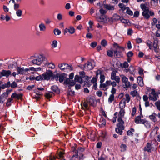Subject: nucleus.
<instances>
[{"mask_svg": "<svg viewBox=\"0 0 160 160\" xmlns=\"http://www.w3.org/2000/svg\"><path fill=\"white\" fill-rule=\"evenodd\" d=\"M140 7L143 10L142 14L145 19L148 20L149 19L151 16L152 17L155 14L153 11L149 10V8L145 4H141Z\"/></svg>", "mask_w": 160, "mask_h": 160, "instance_id": "1", "label": "nucleus"}, {"mask_svg": "<svg viewBox=\"0 0 160 160\" xmlns=\"http://www.w3.org/2000/svg\"><path fill=\"white\" fill-rule=\"evenodd\" d=\"M46 59V58L43 54H40L36 56L35 58L32 60V62L33 64L40 65Z\"/></svg>", "mask_w": 160, "mask_h": 160, "instance_id": "2", "label": "nucleus"}, {"mask_svg": "<svg viewBox=\"0 0 160 160\" xmlns=\"http://www.w3.org/2000/svg\"><path fill=\"white\" fill-rule=\"evenodd\" d=\"M72 151L78 157V159L81 160L82 159L83 157L82 152L84 151V149L83 148L79 147L76 149L75 147H72Z\"/></svg>", "mask_w": 160, "mask_h": 160, "instance_id": "3", "label": "nucleus"}, {"mask_svg": "<svg viewBox=\"0 0 160 160\" xmlns=\"http://www.w3.org/2000/svg\"><path fill=\"white\" fill-rule=\"evenodd\" d=\"M12 91V89L7 90L0 96V103H4L8 97V95Z\"/></svg>", "mask_w": 160, "mask_h": 160, "instance_id": "4", "label": "nucleus"}, {"mask_svg": "<svg viewBox=\"0 0 160 160\" xmlns=\"http://www.w3.org/2000/svg\"><path fill=\"white\" fill-rule=\"evenodd\" d=\"M111 19L112 18H108L106 15H102L99 18H97V21L98 22L105 24L110 22Z\"/></svg>", "mask_w": 160, "mask_h": 160, "instance_id": "5", "label": "nucleus"}, {"mask_svg": "<svg viewBox=\"0 0 160 160\" xmlns=\"http://www.w3.org/2000/svg\"><path fill=\"white\" fill-rule=\"evenodd\" d=\"M135 122L136 123H142L144 124L146 127H149L150 126L148 122L144 119H142L141 117L138 116L136 117L135 120Z\"/></svg>", "mask_w": 160, "mask_h": 160, "instance_id": "6", "label": "nucleus"}, {"mask_svg": "<svg viewBox=\"0 0 160 160\" xmlns=\"http://www.w3.org/2000/svg\"><path fill=\"white\" fill-rule=\"evenodd\" d=\"M95 65L93 62H87L84 65L83 69L86 71L92 70L95 67Z\"/></svg>", "mask_w": 160, "mask_h": 160, "instance_id": "7", "label": "nucleus"}, {"mask_svg": "<svg viewBox=\"0 0 160 160\" xmlns=\"http://www.w3.org/2000/svg\"><path fill=\"white\" fill-rule=\"evenodd\" d=\"M42 77L43 80H48L50 78L54 77L52 72L50 70L47 71L45 73L42 74Z\"/></svg>", "mask_w": 160, "mask_h": 160, "instance_id": "8", "label": "nucleus"}, {"mask_svg": "<svg viewBox=\"0 0 160 160\" xmlns=\"http://www.w3.org/2000/svg\"><path fill=\"white\" fill-rule=\"evenodd\" d=\"M80 76L79 77L78 75H76L75 77L74 80L76 82H78L80 83H82L83 82L82 78H84V77H86L88 78L87 76H85V72H79Z\"/></svg>", "mask_w": 160, "mask_h": 160, "instance_id": "9", "label": "nucleus"}, {"mask_svg": "<svg viewBox=\"0 0 160 160\" xmlns=\"http://www.w3.org/2000/svg\"><path fill=\"white\" fill-rule=\"evenodd\" d=\"M20 4H16L14 7V9L16 11V14L18 17H22L23 13L22 10L20 9Z\"/></svg>", "mask_w": 160, "mask_h": 160, "instance_id": "10", "label": "nucleus"}, {"mask_svg": "<svg viewBox=\"0 0 160 160\" xmlns=\"http://www.w3.org/2000/svg\"><path fill=\"white\" fill-rule=\"evenodd\" d=\"M158 97V94L156 92L154 89H152L151 92L149 96V98L150 100L155 101L157 100Z\"/></svg>", "mask_w": 160, "mask_h": 160, "instance_id": "11", "label": "nucleus"}, {"mask_svg": "<svg viewBox=\"0 0 160 160\" xmlns=\"http://www.w3.org/2000/svg\"><path fill=\"white\" fill-rule=\"evenodd\" d=\"M122 78V82L124 83V85L126 88H129L131 86L130 82L128 80V78L124 75H120Z\"/></svg>", "mask_w": 160, "mask_h": 160, "instance_id": "12", "label": "nucleus"}, {"mask_svg": "<svg viewBox=\"0 0 160 160\" xmlns=\"http://www.w3.org/2000/svg\"><path fill=\"white\" fill-rule=\"evenodd\" d=\"M103 71L100 70H98L96 72V77L98 76L99 74L100 75V82L101 83H102L105 81V76L102 74Z\"/></svg>", "mask_w": 160, "mask_h": 160, "instance_id": "13", "label": "nucleus"}, {"mask_svg": "<svg viewBox=\"0 0 160 160\" xmlns=\"http://www.w3.org/2000/svg\"><path fill=\"white\" fill-rule=\"evenodd\" d=\"M110 86V80H107L105 83H101L100 87L102 88V90L106 91L108 89Z\"/></svg>", "mask_w": 160, "mask_h": 160, "instance_id": "14", "label": "nucleus"}, {"mask_svg": "<svg viewBox=\"0 0 160 160\" xmlns=\"http://www.w3.org/2000/svg\"><path fill=\"white\" fill-rule=\"evenodd\" d=\"M154 40L153 44V50L156 52L158 53L160 50L159 46L158 45V41L156 39H154Z\"/></svg>", "mask_w": 160, "mask_h": 160, "instance_id": "15", "label": "nucleus"}, {"mask_svg": "<svg viewBox=\"0 0 160 160\" xmlns=\"http://www.w3.org/2000/svg\"><path fill=\"white\" fill-rule=\"evenodd\" d=\"M111 79L112 80H114L118 83L120 82V78L118 76H116V72L115 71L112 72L111 75Z\"/></svg>", "mask_w": 160, "mask_h": 160, "instance_id": "16", "label": "nucleus"}, {"mask_svg": "<svg viewBox=\"0 0 160 160\" xmlns=\"http://www.w3.org/2000/svg\"><path fill=\"white\" fill-rule=\"evenodd\" d=\"M67 75L64 73L62 74H57L56 75V77L59 78V81L60 82H63L67 78Z\"/></svg>", "mask_w": 160, "mask_h": 160, "instance_id": "17", "label": "nucleus"}, {"mask_svg": "<svg viewBox=\"0 0 160 160\" xmlns=\"http://www.w3.org/2000/svg\"><path fill=\"white\" fill-rule=\"evenodd\" d=\"M17 73L18 74H24L26 73L28 71L27 68L24 69L23 68L18 67L17 68Z\"/></svg>", "mask_w": 160, "mask_h": 160, "instance_id": "18", "label": "nucleus"}, {"mask_svg": "<svg viewBox=\"0 0 160 160\" xmlns=\"http://www.w3.org/2000/svg\"><path fill=\"white\" fill-rule=\"evenodd\" d=\"M23 94L22 93H19L17 94L16 92L13 93L11 95L12 98L14 99H17V100L21 99Z\"/></svg>", "mask_w": 160, "mask_h": 160, "instance_id": "19", "label": "nucleus"}, {"mask_svg": "<svg viewBox=\"0 0 160 160\" xmlns=\"http://www.w3.org/2000/svg\"><path fill=\"white\" fill-rule=\"evenodd\" d=\"M81 106H82V109L84 110H88L89 109V106L88 104L87 100L82 102L81 103Z\"/></svg>", "mask_w": 160, "mask_h": 160, "instance_id": "20", "label": "nucleus"}, {"mask_svg": "<svg viewBox=\"0 0 160 160\" xmlns=\"http://www.w3.org/2000/svg\"><path fill=\"white\" fill-rule=\"evenodd\" d=\"M64 82V84H69L71 86H73L75 84V82L69 78H66Z\"/></svg>", "mask_w": 160, "mask_h": 160, "instance_id": "21", "label": "nucleus"}, {"mask_svg": "<svg viewBox=\"0 0 160 160\" xmlns=\"http://www.w3.org/2000/svg\"><path fill=\"white\" fill-rule=\"evenodd\" d=\"M102 7L108 10H113L114 9V6L110 4H103Z\"/></svg>", "mask_w": 160, "mask_h": 160, "instance_id": "22", "label": "nucleus"}, {"mask_svg": "<svg viewBox=\"0 0 160 160\" xmlns=\"http://www.w3.org/2000/svg\"><path fill=\"white\" fill-rule=\"evenodd\" d=\"M11 74V72L10 70H3L1 72V74L2 76L8 77Z\"/></svg>", "mask_w": 160, "mask_h": 160, "instance_id": "23", "label": "nucleus"}, {"mask_svg": "<svg viewBox=\"0 0 160 160\" xmlns=\"http://www.w3.org/2000/svg\"><path fill=\"white\" fill-rule=\"evenodd\" d=\"M122 118L120 117H118V123L117 124V126H120V127L123 128V127H124L123 124L124 123V121L122 120Z\"/></svg>", "mask_w": 160, "mask_h": 160, "instance_id": "24", "label": "nucleus"}, {"mask_svg": "<svg viewBox=\"0 0 160 160\" xmlns=\"http://www.w3.org/2000/svg\"><path fill=\"white\" fill-rule=\"evenodd\" d=\"M88 138L92 140L94 139L96 136L95 133L93 131L89 132L88 133Z\"/></svg>", "mask_w": 160, "mask_h": 160, "instance_id": "25", "label": "nucleus"}, {"mask_svg": "<svg viewBox=\"0 0 160 160\" xmlns=\"http://www.w3.org/2000/svg\"><path fill=\"white\" fill-rule=\"evenodd\" d=\"M158 129V127H155L154 129L153 130V131L151 133H152L153 131L155 132L156 134H157V136H156V138H157V141L159 142H160V133L157 132V131Z\"/></svg>", "mask_w": 160, "mask_h": 160, "instance_id": "26", "label": "nucleus"}, {"mask_svg": "<svg viewBox=\"0 0 160 160\" xmlns=\"http://www.w3.org/2000/svg\"><path fill=\"white\" fill-rule=\"evenodd\" d=\"M58 66L61 70L64 71L67 69L68 65L66 64L60 63L58 64Z\"/></svg>", "mask_w": 160, "mask_h": 160, "instance_id": "27", "label": "nucleus"}, {"mask_svg": "<svg viewBox=\"0 0 160 160\" xmlns=\"http://www.w3.org/2000/svg\"><path fill=\"white\" fill-rule=\"evenodd\" d=\"M39 28L40 31L41 32H45L46 29V27L45 24L42 22L39 24Z\"/></svg>", "mask_w": 160, "mask_h": 160, "instance_id": "28", "label": "nucleus"}, {"mask_svg": "<svg viewBox=\"0 0 160 160\" xmlns=\"http://www.w3.org/2000/svg\"><path fill=\"white\" fill-rule=\"evenodd\" d=\"M114 56L116 58H119L122 56L121 50H115L114 51Z\"/></svg>", "mask_w": 160, "mask_h": 160, "instance_id": "29", "label": "nucleus"}, {"mask_svg": "<svg viewBox=\"0 0 160 160\" xmlns=\"http://www.w3.org/2000/svg\"><path fill=\"white\" fill-rule=\"evenodd\" d=\"M125 106V100L124 99H123L119 102V107L120 109H124Z\"/></svg>", "mask_w": 160, "mask_h": 160, "instance_id": "30", "label": "nucleus"}, {"mask_svg": "<svg viewBox=\"0 0 160 160\" xmlns=\"http://www.w3.org/2000/svg\"><path fill=\"white\" fill-rule=\"evenodd\" d=\"M151 149L152 147L151 144L149 143H148L146 146L144 148V151L151 152Z\"/></svg>", "mask_w": 160, "mask_h": 160, "instance_id": "31", "label": "nucleus"}, {"mask_svg": "<svg viewBox=\"0 0 160 160\" xmlns=\"http://www.w3.org/2000/svg\"><path fill=\"white\" fill-rule=\"evenodd\" d=\"M137 82L139 86L142 87L143 86L144 83L142 78L140 76H138L137 78Z\"/></svg>", "mask_w": 160, "mask_h": 160, "instance_id": "32", "label": "nucleus"}, {"mask_svg": "<svg viewBox=\"0 0 160 160\" xmlns=\"http://www.w3.org/2000/svg\"><path fill=\"white\" fill-rule=\"evenodd\" d=\"M106 123L105 119L103 117H101L99 119V124L102 126H105Z\"/></svg>", "mask_w": 160, "mask_h": 160, "instance_id": "33", "label": "nucleus"}, {"mask_svg": "<svg viewBox=\"0 0 160 160\" xmlns=\"http://www.w3.org/2000/svg\"><path fill=\"white\" fill-rule=\"evenodd\" d=\"M87 101L88 104L91 106H94V103L95 102V100L93 98H88L87 99Z\"/></svg>", "mask_w": 160, "mask_h": 160, "instance_id": "34", "label": "nucleus"}, {"mask_svg": "<svg viewBox=\"0 0 160 160\" xmlns=\"http://www.w3.org/2000/svg\"><path fill=\"white\" fill-rule=\"evenodd\" d=\"M124 127H123V128L120 127V126H117V128L115 129L116 131L120 135H122V130L124 129Z\"/></svg>", "mask_w": 160, "mask_h": 160, "instance_id": "35", "label": "nucleus"}, {"mask_svg": "<svg viewBox=\"0 0 160 160\" xmlns=\"http://www.w3.org/2000/svg\"><path fill=\"white\" fill-rule=\"evenodd\" d=\"M45 65L49 68L53 69L55 68V66L54 64L52 62L48 63L47 62L46 63Z\"/></svg>", "mask_w": 160, "mask_h": 160, "instance_id": "36", "label": "nucleus"}, {"mask_svg": "<svg viewBox=\"0 0 160 160\" xmlns=\"http://www.w3.org/2000/svg\"><path fill=\"white\" fill-rule=\"evenodd\" d=\"M13 99V98H12L11 96V98L8 99L6 103V105L8 107L11 105V103L12 102Z\"/></svg>", "mask_w": 160, "mask_h": 160, "instance_id": "37", "label": "nucleus"}, {"mask_svg": "<svg viewBox=\"0 0 160 160\" xmlns=\"http://www.w3.org/2000/svg\"><path fill=\"white\" fill-rule=\"evenodd\" d=\"M68 29V32L71 34H73L75 32V29L73 27H70Z\"/></svg>", "mask_w": 160, "mask_h": 160, "instance_id": "38", "label": "nucleus"}, {"mask_svg": "<svg viewBox=\"0 0 160 160\" xmlns=\"http://www.w3.org/2000/svg\"><path fill=\"white\" fill-rule=\"evenodd\" d=\"M125 113V111L124 109H120V111L119 114V117L122 118L124 117Z\"/></svg>", "mask_w": 160, "mask_h": 160, "instance_id": "39", "label": "nucleus"}, {"mask_svg": "<svg viewBox=\"0 0 160 160\" xmlns=\"http://www.w3.org/2000/svg\"><path fill=\"white\" fill-rule=\"evenodd\" d=\"M113 45L114 47L116 49L115 50H121L122 49L123 50V48L121 47L116 43H114Z\"/></svg>", "mask_w": 160, "mask_h": 160, "instance_id": "40", "label": "nucleus"}, {"mask_svg": "<svg viewBox=\"0 0 160 160\" xmlns=\"http://www.w3.org/2000/svg\"><path fill=\"white\" fill-rule=\"evenodd\" d=\"M52 94L53 93L52 92H48L46 93L45 94V96L46 98L48 99L52 97Z\"/></svg>", "mask_w": 160, "mask_h": 160, "instance_id": "41", "label": "nucleus"}, {"mask_svg": "<svg viewBox=\"0 0 160 160\" xmlns=\"http://www.w3.org/2000/svg\"><path fill=\"white\" fill-rule=\"evenodd\" d=\"M28 71L29 70H31L32 71H40L41 70V68L40 67L37 68H35L33 67H30L29 68H28Z\"/></svg>", "mask_w": 160, "mask_h": 160, "instance_id": "42", "label": "nucleus"}, {"mask_svg": "<svg viewBox=\"0 0 160 160\" xmlns=\"http://www.w3.org/2000/svg\"><path fill=\"white\" fill-rule=\"evenodd\" d=\"M125 99H124L125 100V102H126L127 103H128L130 100V96L127 93L125 95Z\"/></svg>", "mask_w": 160, "mask_h": 160, "instance_id": "43", "label": "nucleus"}, {"mask_svg": "<svg viewBox=\"0 0 160 160\" xmlns=\"http://www.w3.org/2000/svg\"><path fill=\"white\" fill-rule=\"evenodd\" d=\"M130 95H131L133 97H135V96H136L138 94V93L137 91L136 90H134L131 91V92H130Z\"/></svg>", "mask_w": 160, "mask_h": 160, "instance_id": "44", "label": "nucleus"}, {"mask_svg": "<svg viewBox=\"0 0 160 160\" xmlns=\"http://www.w3.org/2000/svg\"><path fill=\"white\" fill-rule=\"evenodd\" d=\"M57 41L56 40H53L52 42V43L51 44V46L52 48H55L57 47Z\"/></svg>", "mask_w": 160, "mask_h": 160, "instance_id": "45", "label": "nucleus"}, {"mask_svg": "<svg viewBox=\"0 0 160 160\" xmlns=\"http://www.w3.org/2000/svg\"><path fill=\"white\" fill-rule=\"evenodd\" d=\"M146 44L149 47V49H152V43L150 40H148L146 42Z\"/></svg>", "mask_w": 160, "mask_h": 160, "instance_id": "46", "label": "nucleus"}, {"mask_svg": "<svg viewBox=\"0 0 160 160\" xmlns=\"http://www.w3.org/2000/svg\"><path fill=\"white\" fill-rule=\"evenodd\" d=\"M120 148L121 151L124 152L126 150L127 146L125 144H122L121 145Z\"/></svg>", "mask_w": 160, "mask_h": 160, "instance_id": "47", "label": "nucleus"}, {"mask_svg": "<svg viewBox=\"0 0 160 160\" xmlns=\"http://www.w3.org/2000/svg\"><path fill=\"white\" fill-rule=\"evenodd\" d=\"M114 100V95L113 94L110 95L108 101L109 103H111Z\"/></svg>", "mask_w": 160, "mask_h": 160, "instance_id": "48", "label": "nucleus"}, {"mask_svg": "<svg viewBox=\"0 0 160 160\" xmlns=\"http://www.w3.org/2000/svg\"><path fill=\"white\" fill-rule=\"evenodd\" d=\"M118 6L122 10H124L127 9V7H126L122 3H119L118 5Z\"/></svg>", "mask_w": 160, "mask_h": 160, "instance_id": "49", "label": "nucleus"}, {"mask_svg": "<svg viewBox=\"0 0 160 160\" xmlns=\"http://www.w3.org/2000/svg\"><path fill=\"white\" fill-rule=\"evenodd\" d=\"M54 33L55 35H59L61 33V31L58 29H55L54 30Z\"/></svg>", "mask_w": 160, "mask_h": 160, "instance_id": "50", "label": "nucleus"}, {"mask_svg": "<svg viewBox=\"0 0 160 160\" xmlns=\"http://www.w3.org/2000/svg\"><path fill=\"white\" fill-rule=\"evenodd\" d=\"M151 120L154 122H156L157 121V119L156 116L154 115H152L149 116Z\"/></svg>", "mask_w": 160, "mask_h": 160, "instance_id": "51", "label": "nucleus"}, {"mask_svg": "<svg viewBox=\"0 0 160 160\" xmlns=\"http://www.w3.org/2000/svg\"><path fill=\"white\" fill-rule=\"evenodd\" d=\"M101 44L102 46L105 47L107 45V42L105 39H103L101 41Z\"/></svg>", "mask_w": 160, "mask_h": 160, "instance_id": "52", "label": "nucleus"}, {"mask_svg": "<svg viewBox=\"0 0 160 160\" xmlns=\"http://www.w3.org/2000/svg\"><path fill=\"white\" fill-rule=\"evenodd\" d=\"M121 66L122 68H128L129 65L127 62H125L121 64Z\"/></svg>", "mask_w": 160, "mask_h": 160, "instance_id": "53", "label": "nucleus"}, {"mask_svg": "<svg viewBox=\"0 0 160 160\" xmlns=\"http://www.w3.org/2000/svg\"><path fill=\"white\" fill-rule=\"evenodd\" d=\"M108 55L110 57H112L113 56L114 52L111 50H108L107 51Z\"/></svg>", "mask_w": 160, "mask_h": 160, "instance_id": "54", "label": "nucleus"}, {"mask_svg": "<svg viewBox=\"0 0 160 160\" xmlns=\"http://www.w3.org/2000/svg\"><path fill=\"white\" fill-rule=\"evenodd\" d=\"M155 58H156V60L160 62V53L159 52L157 53V54L155 55Z\"/></svg>", "mask_w": 160, "mask_h": 160, "instance_id": "55", "label": "nucleus"}, {"mask_svg": "<svg viewBox=\"0 0 160 160\" xmlns=\"http://www.w3.org/2000/svg\"><path fill=\"white\" fill-rule=\"evenodd\" d=\"M57 18L59 21H61L63 19V15L61 13H58L57 15Z\"/></svg>", "mask_w": 160, "mask_h": 160, "instance_id": "56", "label": "nucleus"}, {"mask_svg": "<svg viewBox=\"0 0 160 160\" xmlns=\"http://www.w3.org/2000/svg\"><path fill=\"white\" fill-rule=\"evenodd\" d=\"M64 154V153L62 152H60L58 153V156L59 158L57 157V158L61 159L63 158Z\"/></svg>", "mask_w": 160, "mask_h": 160, "instance_id": "57", "label": "nucleus"}, {"mask_svg": "<svg viewBox=\"0 0 160 160\" xmlns=\"http://www.w3.org/2000/svg\"><path fill=\"white\" fill-rule=\"evenodd\" d=\"M120 18H121L117 14H115L114 15L112 18H111L112 19H111V20L112 19H113V20H118L120 19Z\"/></svg>", "mask_w": 160, "mask_h": 160, "instance_id": "58", "label": "nucleus"}, {"mask_svg": "<svg viewBox=\"0 0 160 160\" xmlns=\"http://www.w3.org/2000/svg\"><path fill=\"white\" fill-rule=\"evenodd\" d=\"M78 157L77 156V155H76L74 153L71 157L70 160H76L77 159H78Z\"/></svg>", "mask_w": 160, "mask_h": 160, "instance_id": "59", "label": "nucleus"}, {"mask_svg": "<svg viewBox=\"0 0 160 160\" xmlns=\"http://www.w3.org/2000/svg\"><path fill=\"white\" fill-rule=\"evenodd\" d=\"M103 8H102V7H101V8H100V9L99 10V12H100V13L102 14H105L107 12V11L105 10H103Z\"/></svg>", "mask_w": 160, "mask_h": 160, "instance_id": "60", "label": "nucleus"}, {"mask_svg": "<svg viewBox=\"0 0 160 160\" xmlns=\"http://www.w3.org/2000/svg\"><path fill=\"white\" fill-rule=\"evenodd\" d=\"M51 89L52 91L55 92H58L59 91L58 89L56 86H53L51 88Z\"/></svg>", "mask_w": 160, "mask_h": 160, "instance_id": "61", "label": "nucleus"}, {"mask_svg": "<svg viewBox=\"0 0 160 160\" xmlns=\"http://www.w3.org/2000/svg\"><path fill=\"white\" fill-rule=\"evenodd\" d=\"M155 104L157 107V108L158 110L160 111V101H158L156 102Z\"/></svg>", "mask_w": 160, "mask_h": 160, "instance_id": "62", "label": "nucleus"}, {"mask_svg": "<svg viewBox=\"0 0 160 160\" xmlns=\"http://www.w3.org/2000/svg\"><path fill=\"white\" fill-rule=\"evenodd\" d=\"M11 87L12 88H15L17 87V84L16 82L14 81L11 84Z\"/></svg>", "mask_w": 160, "mask_h": 160, "instance_id": "63", "label": "nucleus"}, {"mask_svg": "<svg viewBox=\"0 0 160 160\" xmlns=\"http://www.w3.org/2000/svg\"><path fill=\"white\" fill-rule=\"evenodd\" d=\"M127 11H126V12L127 14L130 15H132L133 14V12L132 11H131L130 9H129L128 7L127 8Z\"/></svg>", "mask_w": 160, "mask_h": 160, "instance_id": "64", "label": "nucleus"}]
</instances>
